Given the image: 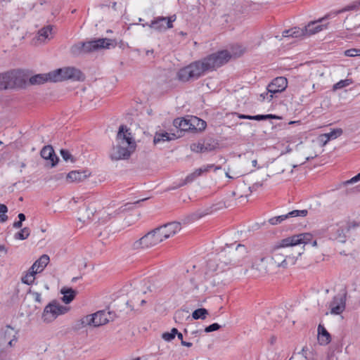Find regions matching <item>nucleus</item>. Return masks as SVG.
Returning a JSON list of instances; mask_svg holds the SVG:
<instances>
[{
	"label": "nucleus",
	"instance_id": "774afa93",
	"mask_svg": "<svg viewBox=\"0 0 360 360\" xmlns=\"http://www.w3.org/2000/svg\"><path fill=\"white\" fill-rule=\"evenodd\" d=\"M306 350H307V347H304L302 348V355H303L305 358H307V356H306Z\"/></svg>",
	"mask_w": 360,
	"mask_h": 360
},
{
	"label": "nucleus",
	"instance_id": "052dcab7",
	"mask_svg": "<svg viewBox=\"0 0 360 360\" xmlns=\"http://www.w3.org/2000/svg\"><path fill=\"white\" fill-rule=\"evenodd\" d=\"M181 345L187 347H191L193 345V344L191 342H186V341L181 342Z\"/></svg>",
	"mask_w": 360,
	"mask_h": 360
},
{
	"label": "nucleus",
	"instance_id": "cd10ccee",
	"mask_svg": "<svg viewBox=\"0 0 360 360\" xmlns=\"http://www.w3.org/2000/svg\"><path fill=\"white\" fill-rule=\"evenodd\" d=\"M332 231L333 232L330 233V238L335 240H338L340 243H345L346 240V236L345 234V230L343 228L340 226L333 227Z\"/></svg>",
	"mask_w": 360,
	"mask_h": 360
},
{
	"label": "nucleus",
	"instance_id": "2eb2a0df",
	"mask_svg": "<svg viewBox=\"0 0 360 360\" xmlns=\"http://www.w3.org/2000/svg\"><path fill=\"white\" fill-rule=\"evenodd\" d=\"M158 244L154 239L153 236L148 232L139 240L135 241L132 245V248L134 250H138L140 248H150Z\"/></svg>",
	"mask_w": 360,
	"mask_h": 360
},
{
	"label": "nucleus",
	"instance_id": "5fc2aeb1",
	"mask_svg": "<svg viewBox=\"0 0 360 360\" xmlns=\"http://www.w3.org/2000/svg\"><path fill=\"white\" fill-rule=\"evenodd\" d=\"M32 295H33L36 302H41V294L39 292H34L32 293Z\"/></svg>",
	"mask_w": 360,
	"mask_h": 360
},
{
	"label": "nucleus",
	"instance_id": "49530a36",
	"mask_svg": "<svg viewBox=\"0 0 360 360\" xmlns=\"http://www.w3.org/2000/svg\"><path fill=\"white\" fill-rule=\"evenodd\" d=\"M174 338L175 337L170 332H165L162 335V338L167 342L172 341Z\"/></svg>",
	"mask_w": 360,
	"mask_h": 360
},
{
	"label": "nucleus",
	"instance_id": "aec40b11",
	"mask_svg": "<svg viewBox=\"0 0 360 360\" xmlns=\"http://www.w3.org/2000/svg\"><path fill=\"white\" fill-rule=\"evenodd\" d=\"M41 156L45 159L50 160L52 167H54L58 161V158L56 155L52 146H44L41 151Z\"/></svg>",
	"mask_w": 360,
	"mask_h": 360
},
{
	"label": "nucleus",
	"instance_id": "8fccbe9b",
	"mask_svg": "<svg viewBox=\"0 0 360 360\" xmlns=\"http://www.w3.org/2000/svg\"><path fill=\"white\" fill-rule=\"evenodd\" d=\"M184 314H187L188 311L184 310L177 311L174 315L175 321H176L177 319H180L182 316H184Z\"/></svg>",
	"mask_w": 360,
	"mask_h": 360
},
{
	"label": "nucleus",
	"instance_id": "39448f33",
	"mask_svg": "<svg viewBox=\"0 0 360 360\" xmlns=\"http://www.w3.org/2000/svg\"><path fill=\"white\" fill-rule=\"evenodd\" d=\"M283 239L275 244L271 249V258L278 267L286 269L289 263L295 264V257L285 255V248L292 247L291 245H284Z\"/></svg>",
	"mask_w": 360,
	"mask_h": 360
},
{
	"label": "nucleus",
	"instance_id": "09e8293b",
	"mask_svg": "<svg viewBox=\"0 0 360 360\" xmlns=\"http://www.w3.org/2000/svg\"><path fill=\"white\" fill-rule=\"evenodd\" d=\"M203 148H204L203 153L212 151L214 148V147L211 143H204Z\"/></svg>",
	"mask_w": 360,
	"mask_h": 360
},
{
	"label": "nucleus",
	"instance_id": "0eeeda50",
	"mask_svg": "<svg viewBox=\"0 0 360 360\" xmlns=\"http://www.w3.org/2000/svg\"><path fill=\"white\" fill-rule=\"evenodd\" d=\"M69 309V307L61 305L56 301H53L45 307L42 319L45 322H51L58 316L66 314Z\"/></svg>",
	"mask_w": 360,
	"mask_h": 360
},
{
	"label": "nucleus",
	"instance_id": "864d4df0",
	"mask_svg": "<svg viewBox=\"0 0 360 360\" xmlns=\"http://www.w3.org/2000/svg\"><path fill=\"white\" fill-rule=\"evenodd\" d=\"M151 233V235L153 236V238L155 240L157 244H159L160 243H161V238H159V236H158V234L155 233V230L152 231L150 232Z\"/></svg>",
	"mask_w": 360,
	"mask_h": 360
},
{
	"label": "nucleus",
	"instance_id": "f704fd0d",
	"mask_svg": "<svg viewBox=\"0 0 360 360\" xmlns=\"http://www.w3.org/2000/svg\"><path fill=\"white\" fill-rule=\"evenodd\" d=\"M343 133V131L340 128L335 129L331 131L330 133L325 134L327 136L328 140L335 139L338 137L340 136Z\"/></svg>",
	"mask_w": 360,
	"mask_h": 360
},
{
	"label": "nucleus",
	"instance_id": "680f3d73",
	"mask_svg": "<svg viewBox=\"0 0 360 360\" xmlns=\"http://www.w3.org/2000/svg\"><path fill=\"white\" fill-rule=\"evenodd\" d=\"M18 217L19 218V221L22 222L25 220V215L22 213H20Z\"/></svg>",
	"mask_w": 360,
	"mask_h": 360
},
{
	"label": "nucleus",
	"instance_id": "37998d69",
	"mask_svg": "<svg viewBox=\"0 0 360 360\" xmlns=\"http://www.w3.org/2000/svg\"><path fill=\"white\" fill-rule=\"evenodd\" d=\"M345 55L348 57H354L360 56V49H350L345 51Z\"/></svg>",
	"mask_w": 360,
	"mask_h": 360
},
{
	"label": "nucleus",
	"instance_id": "f257e3e1",
	"mask_svg": "<svg viewBox=\"0 0 360 360\" xmlns=\"http://www.w3.org/2000/svg\"><path fill=\"white\" fill-rule=\"evenodd\" d=\"M231 58L228 51H220L209 55L200 60L195 61L180 69L177 72V79L183 82L195 80L205 72L213 71L226 63Z\"/></svg>",
	"mask_w": 360,
	"mask_h": 360
},
{
	"label": "nucleus",
	"instance_id": "4be33fe9",
	"mask_svg": "<svg viewBox=\"0 0 360 360\" xmlns=\"http://www.w3.org/2000/svg\"><path fill=\"white\" fill-rule=\"evenodd\" d=\"M192 117L189 120L183 117L174 119L173 125L181 131H193Z\"/></svg>",
	"mask_w": 360,
	"mask_h": 360
},
{
	"label": "nucleus",
	"instance_id": "de8ad7c7",
	"mask_svg": "<svg viewBox=\"0 0 360 360\" xmlns=\"http://www.w3.org/2000/svg\"><path fill=\"white\" fill-rule=\"evenodd\" d=\"M198 172H196V170H195L193 172H192L191 174H190L189 175H188L186 178V181L187 182H191L193 181V180H195L197 177L199 176V175H197Z\"/></svg>",
	"mask_w": 360,
	"mask_h": 360
},
{
	"label": "nucleus",
	"instance_id": "2f4dec72",
	"mask_svg": "<svg viewBox=\"0 0 360 360\" xmlns=\"http://www.w3.org/2000/svg\"><path fill=\"white\" fill-rule=\"evenodd\" d=\"M37 273H35L34 270L32 271L31 268H30L29 271L22 278V282L27 285L32 284L34 281V276Z\"/></svg>",
	"mask_w": 360,
	"mask_h": 360
},
{
	"label": "nucleus",
	"instance_id": "c03bdc74",
	"mask_svg": "<svg viewBox=\"0 0 360 360\" xmlns=\"http://www.w3.org/2000/svg\"><path fill=\"white\" fill-rule=\"evenodd\" d=\"M221 326L217 323H212L205 328V332L211 333L221 328Z\"/></svg>",
	"mask_w": 360,
	"mask_h": 360
},
{
	"label": "nucleus",
	"instance_id": "603ef678",
	"mask_svg": "<svg viewBox=\"0 0 360 360\" xmlns=\"http://www.w3.org/2000/svg\"><path fill=\"white\" fill-rule=\"evenodd\" d=\"M155 233L158 234V236H159V238H161V241L162 242L164 240H166L167 238H165V236L163 234H162V231L161 229H160V227L154 229Z\"/></svg>",
	"mask_w": 360,
	"mask_h": 360
},
{
	"label": "nucleus",
	"instance_id": "a211bd4d",
	"mask_svg": "<svg viewBox=\"0 0 360 360\" xmlns=\"http://www.w3.org/2000/svg\"><path fill=\"white\" fill-rule=\"evenodd\" d=\"M359 6H360V1L359 2H354L353 4L346 6L345 7H344L341 9L336 10V11H332L329 12L328 13L325 15L323 18H319V21L323 22L326 20L331 19L333 18H335L336 15H338L340 13H344L346 11H349L355 10Z\"/></svg>",
	"mask_w": 360,
	"mask_h": 360
},
{
	"label": "nucleus",
	"instance_id": "13d9d810",
	"mask_svg": "<svg viewBox=\"0 0 360 360\" xmlns=\"http://www.w3.org/2000/svg\"><path fill=\"white\" fill-rule=\"evenodd\" d=\"M13 226L15 229L21 228L22 226V222L20 221H15Z\"/></svg>",
	"mask_w": 360,
	"mask_h": 360
},
{
	"label": "nucleus",
	"instance_id": "423d86ee",
	"mask_svg": "<svg viewBox=\"0 0 360 360\" xmlns=\"http://www.w3.org/2000/svg\"><path fill=\"white\" fill-rule=\"evenodd\" d=\"M51 75L53 77V82H60L66 79L79 81L84 79L82 72L79 70L72 67L55 70L51 71Z\"/></svg>",
	"mask_w": 360,
	"mask_h": 360
},
{
	"label": "nucleus",
	"instance_id": "c9c22d12",
	"mask_svg": "<svg viewBox=\"0 0 360 360\" xmlns=\"http://www.w3.org/2000/svg\"><path fill=\"white\" fill-rule=\"evenodd\" d=\"M203 143L204 142L193 143L190 146V148L193 152L195 153H203Z\"/></svg>",
	"mask_w": 360,
	"mask_h": 360
},
{
	"label": "nucleus",
	"instance_id": "bf43d9fd",
	"mask_svg": "<svg viewBox=\"0 0 360 360\" xmlns=\"http://www.w3.org/2000/svg\"><path fill=\"white\" fill-rule=\"evenodd\" d=\"M238 117L240 119L252 120V115H245L238 114Z\"/></svg>",
	"mask_w": 360,
	"mask_h": 360
},
{
	"label": "nucleus",
	"instance_id": "4468645a",
	"mask_svg": "<svg viewBox=\"0 0 360 360\" xmlns=\"http://www.w3.org/2000/svg\"><path fill=\"white\" fill-rule=\"evenodd\" d=\"M307 213L308 211L307 210H292L286 214L271 217L269 219V222L271 225H277L281 224L284 220L288 219L289 217H306Z\"/></svg>",
	"mask_w": 360,
	"mask_h": 360
},
{
	"label": "nucleus",
	"instance_id": "1a4fd4ad",
	"mask_svg": "<svg viewBox=\"0 0 360 360\" xmlns=\"http://www.w3.org/2000/svg\"><path fill=\"white\" fill-rule=\"evenodd\" d=\"M17 334L18 331L8 325L2 328L0 330V347H12L13 343L17 341Z\"/></svg>",
	"mask_w": 360,
	"mask_h": 360
},
{
	"label": "nucleus",
	"instance_id": "393cba45",
	"mask_svg": "<svg viewBox=\"0 0 360 360\" xmlns=\"http://www.w3.org/2000/svg\"><path fill=\"white\" fill-rule=\"evenodd\" d=\"M177 138L175 134H169L166 131L156 132L154 139V144H158L162 142L174 140Z\"/></svg>",
	"mask_w": 360,
	"mask_h": 360
},
{
	"label": "nucleus",
	"instance_id": "a18cd8bd",
	"mask_svg": "<svg viewBox=\"0 0 360 360\" xmlns=\"http://www.w3.org/2000/svg\"><path fill=\"white\" fill-rule=\"evenodd\" d=\"M359 181H360V172L357 175H356L354 177H352V179H350L349 180L344 181L342 183V184L344 186H347L348 184H354V183H356Z\"/></svg>",
	"mask_w": 360,
	"mask_h": 360
},
{
	"label": "nucleus",
	"instance_id": "e433bc0d",
	"mask_svg": "<svg viewBox=\"0 0 360 360\" xmlns=\"http://www.w3.org/2000/svg\"><path fill=\"white\" fill-rule=\"evenodd\" d=\"M274 98V94H270L268 90L266 92L262 93L259 94L258 100L261 102L264 101H268L269 102L271 101Z\"/></svg>",
	"mask_w": 360,
	"mask_h": 360
},
{
	"label": "nucleus",
	"instance_id": "f03ea898",
	"mask_svg": "<svg viewBox=\"0 0 360 360\" xmlns=\"http://www.w3.org/2000/svg\"><path fill=\"white\" fill-rule=\"evenodd\" d=\"M116 145L110 153L112 160L129 159L136 149V142L132 138L129 129L124 125H121L116 137Z\"/></svg>",
	"mask_w": 360,
	"mask_h": 360
},
{
	"label": "nucleus",
	"instance_id": "ddd939ff",
	"mask_svg": "<svg viewBox=\"0 0 360 360\" xmlns=\"http://www.w3.org/2000/svg\"><path fill=\"white\" fill-rule=\"evenodd\" d=\"M288 86V80L284 77H278L274 79L266 87V90L274 95L285 90Z\"/></svg>",
	"mask_w": 360,
	"mask_h": 360
},
{
	"label": "nucleus",
	"instance_id": "7c9ffc66",
	"mask_svg": "<svg viewBox=\"0 0 360 360\" xmlns=\"http://www.w3.org/2000/svg\"><path fill=\"white\" fill-rule=\"evenodd\" d=\"M207 315H208V311L205 308H200L195 309L192 313V317L195 320L202 319L204 320L206 319Z\"/></svg>",
	"mask_w": 360,
	"mask_h": 360
},
{
	"label": "nucleus",
	"instance_id": "338daca9",
	"mask_svg": "<svg viewBox=\"0 0 360 360\" xmlns=\"http://www.w3.org/2000/svg\"><path fill=\"white\" fill-rule=\"evenodd\" d=\"M176 335L177 338L181 340V342L184 341L183 340V335L181 333L179 332Z\"/></svg>",
	"mask_w": 360,
	"mask_h": 360
},
{
	"label": "nucleus",
	"instance_id": "4c0bfd02",
	"mask_svg": "<svg viewBox=\"0 0 360 360\" xmlns=\"http://www.w3.org/2000/svg\"><path fill=\"white\" fill-rule=\"evenodd\" d=\"M60 155L65 161H66V162L70 161L71 162H75L74 158L72 157L71 153L68 150L61 149Z\"/></svg>",
	"mask_w": 360,
	"mask_h": 360
},
{
	"label": "nucleus",
	"instance_id": "b1692460",
	"mask_svg": "<svg viewBox=\"0 0 360 360\" xmlns=\"http://www.w3.org/2000/svg\"><path fill=\"white\" fill-rule=\"evenodd\" d=\"M89 174H86V172L82 171H72L69 172L67 175L66 179L68 182H80L83 181L86 179Z\"/></svg>",
	"mask_w": 360,
	"mask_h": 360
},
{
	"label": "nucleus",
	"instance_id": "a19ab883",
	"mask_svg": "<svg viewBox=\"0 0 360 360\" xmlns=\"http://www.w3.org/2000/svg\"><path fill=\"white\" fill-rule=\"evenodd\" d=\"M273 118H276V116L274 115H271V114L257 115L252 116V120H257V121L266 120L273 119Z\"/></svg>",
	"mask_w": 360,
	"mask_h": 360
},
{
	"label": "nucleus",
	"instance_id": "4d7b16f0",
	"mask_svg": "<svg viewBox=\"0 0 360 360\" xmlns=\"http://www.w3.org/2000/svg\"><path fill=\"white\" fill-rule=\"evenodd\" d=\"M291 32H292V31H291V29H290V30H285V31H283V34H282V36H283V37H291V36H290V33H291Z\"/></svg>",
	"mask_w": 360,
	"mask_h": 360
},
{
	"label": "nucleus",
	"instance_id": "6e6d98bb",
	"mask_svg": "<svg viewBox=\"0 0 360 360\" xmlns=\"http://www.w3.org/2000/svg\"><path fill=\"white\" fill-rule=\"evenodd\" d=\"M146 200V198H145V199L140 200H137L136 202H134V203H127L124 206H125V207H127V208H124V210H127V209H131L134 205L138 204L139 202H141V201H143V200Z\"/></svg>",
	"mask_w": 360,
	"mask_h": 360
},
{
	"label": "nucleus",
	"instance_id": "69168bd1",
	"mask_svg": "<svg viewBox=\"0 0 360 360\" xmlns=\"http://www.w3.org/2000/svg\"><path fill=\"white\" fill-rule=\"evenodd\" d=\"M170 333L172 334H173V335L175 337L177 335V333H179V331H178V330L176 328H173L171 330Z\"/></svg>",
	"mask_w": 360,
	"mask_h": 360
},
{
	"label": "nucleus",
	"instance_id": "3c124183",
	"mask_svg": "<svg viewBox=\"0 0 360 360\" xmlns=\"http://www.w3.org/2000/svg\"><path fill=\"white\" fill-rule=\"evenodd\" d=\"M319 139L320 141L323 143V146L326 145L328 143V142L330 141V140L327 139V136L325 134H321L319 136Z\"/></svg>",
	"mask_w": 360,
	"mask_h": 360
},
{
	"label": "nucleus",
	"instance_id": "6e6552de",
	"mask_svg": "<svg viewBox=\"0 0 360 360\" xmlns=\"http://www.w3.org/2000/svg\"><path fill=\"white\" fill-rule=\"evenodd\" d=\"M347 292L335 295L329 303L330 313L333 315L341 314L346 308Z\"/></svg>",
	"mask_w": 360,
	"mask_h": 360
},
{
	"label": "nucleus",
	"instance_id": "6ab92c4d",
	"mask_svg": "<svg viewBox=\"0 0 360 360\" xmlns=\"http://www.w3.org/2000/svg\"><path fill=\"white\" fill-rule=\"evenodd\" d=\"M53 26L51 25H46L38 31L36 40L39 43H44L46 40H50L53 37L54 33L53 32Z\"/></svg>",
	"mask_w": 360,
	"mask_h": 360
},
{
	"label": "nucleus",
	"instance_id": "c756f323",
	"mask_svg": "<svg viewBox=\"0 0 360 360\" xmlns=\"http://www.w3.org/2000/svg\"><path fill=\"white\" fill-rule=\"evenodd\" d=\"M192 122L193 130L202 131L204 130L207 126L206 122L197 117H193Z\"/></svg>",
	"mask_w": 360,
	"mask_h": 360
},
{
	"label": "nucleus",
	"instance_id": "e2e57ef3",
	"mask_svg": "<svg viewBox=\"0 0 360 360\" xmlns=\"http://www.w3.org/2000/svg\"><path fill=\"white\" fill-rule=\"evenodd\" d=\"M351 191L353 192V193L360 192V185L357 186H355L353 188H352Z\"/></svg>",
	"mask_w": 360,
	"mask_h": 360
},
{
	"label": "nucleus",
	"instance_id": "f8f14e48",
	"mask_svg": "<svg viewBox=\"0 0 360 360\" xmlns=\"http://www.w3.org/2000/svg\"><path fill=\"white\" fill-rule=\"evenodd\" d=\"M92 319L93 327H98L100 326L106 324L114 319L113 313L110 311H98L93 314H91Z\"/></svg>",
	"mask_w": 360,
	"mask_h": 360
},
{
	"label": "nucleus",
	"instance_id": "412c9836",
	"mask_svg": "<svg viewBox=\"0 0 360 360\" xmlns=\"http://www.w3.org/2000/svg\"><path fill=\"white\" fill-rule=\"evenodd\" d=\"M51 75V72L47 74H38L32 77L29 76L27 81H29V83L31 85H39L44 84L48 81L53 82V77Z\"/></svg>",
	"mask_w": 360,
	"mask_h": 360
},
{
	"label": "nucleus",
	"instance_id": "72a5a7b5",
	"mask_svg": "<svg viewBox=\"0 0 360 360\" xmlns=\"http://www.w3.org/2000/svg\"><path fill=\"white\" fill-rule=\"evenodd\" d=\"M291 31L290 36L292 38H299L307 36L304 27L302 29L300 27H293L291 29Z\"/></svg>",
	"mask_w": 360,
	"mask_h": 360
},
{
	"label": "nucleus",
	"instance_id": "ea45409f",
	"mask_svg": "<svg viewBox=\"0 0 360 360\" xmlns=\"http://www.w3.org/2000/svg\"><path fill=\"white\" fill-rule=\"evenodd\" d=\"M214 167V165L210 164V165H204L198 169H196L195 170L198 172L197 175H199V176H200L202 174L208 172Z\"/></svg>",
	"mask_w": 360,
	"mask_h": 360
},
{
	"label": "nucleus",
	"instance_id": "bb28decb",
	"mask_svg": "<svg viewBox=\"0 0 360 360\" xmlns=\"http://www.w3.org/2000/svg\"><path fill=\"white\" fill-rule=\"evenodd\" d=\"M318 334L321 345H328L330 342L331 338L330 333L325 327L321 324L318 326Z\"/></svg>",
	"mask_w": 360,
	"mask_h": 360
},
{
	"label": "nucleus",
	"instance_id": "7ed1b4c3",
	"mask_svg": "<svg viewBox=\"0 0 360 360\" xmlns=\"http://www.w3.org/2000/svg\"><path fill=\"white\" fill-rule=\"evenodd\" d=\"M29 78V71L13 69L0 73V89L25 88Z\"/></svg>",
	"mask_w": 360,
	"mask_h": 360
},
{
	"label": "nucleus",
	"instance_id": "dca6fc26",
	"mask_svg": "<svg viewBox=\"0 0 360 360\" xmlns=\"http://www.w3.org/2000/svg\"><path fill=\"white\" fill-rule=\"evenodd\" d=\"M181 224L175 221L160 226L162 234H163L167 239L174 236L181 230Z\"/></svg>",
	"mask_w": 360,
	"mask_h": 360
},
{
	"label": "nucleus",
	"instance_id": "5701e85b",
	"mask_svg": "<svg viewBox=\"0 0 360 360\" xmlns=\"http://www.w3.org/2000/svg\"><path fill=\"white\" fill-rule=\"evenodd\" d=\"M49 257L47 255H41L30 267L32 271L38 274L41 272L49 262Z\"/></svg>",
	"mask_w": 360,
	"mask_h": 360
},
{
	"label": "nucleus",
	"instance_id": "c85d7f7f",
	"mask_svg": "<svg viewBox=\"0 0 360 360\" xmlns=\"http://www.w3.org/2000/svg\"><path fill=\"white\" fill-rule=\"evenodd\" d=\"M61 293L63 295L62 300L65 304L70 303L76 295V291L72 288H63Z\"/></svg>",
	"mask_w": 360,
	"mask_h": 360
},
{
	"label": "nucleus",
	"instance_id": "0e129e2a",
	"mask_svg": "<svg viewBox=\"0 0 360 360\" xmlns=\"http://www.w3.org/2000/svg\"><path fill=\"white\" fill-rule=\"evenodd\" d=\"M260 186H262V184H260V183H256V184H254L252 186L251 188H252V189H254V190H256L257 188H259V187H260Z\"/></svg>",
	"mask_w": 360,
	"mask_h": 360
},
{
	"label": "nucleus",
	"instance_id": "473e14b6",
	"mask_svg": "<svg viewBox=\"0 0 360 360\" xmlns=\"http://www.w3.org/2000/svg\"><path fill=\"white\" fill-rule=\"evenodd\" d=\"M30 230L27 227L22 229L19 232L15 234V238L18 240H25L29 237Z\"/></svg>",
	"mask_w": 360,
	"mask_h": 360
},
{
	"label": "nucleus",
	"instance_id": "58836bf2",
	"mask_svg": "<svg viewBox=\"0 0 360 360\" xmlns=\"http://www.w3.org/2000/svg\"><path fill=\"white\" fill-rule=\"evenodd\" d=\"M8 212V208L4 204H0V222H5L8 219V216L6 213Z\"/></svg>",
	"mask_w": 360,
	"mask_h": 360
},
{
	"label": "nucleus",
	"instance_id": "9b49d317",
	"mask_svg": "<svg viewBox=\"0 0 360 360\" xmlns=\"http://www.w3.org/2000/svg\"><path fill=\"white\" fill-rule=\"evenodd\" d=\"M312 235L310 233H303L293 235L283 239V245L295 246L300 244H308L312 240Z\"/></svg>",
	"mask_w": 360,
	"mask_h": 360
},
{
	"label": "nucleus",
	"instance_id": "20e7f679",
	"mask_svg": "<svg viewBox=\"0 0 360 360\" xmlns=\"http://www.w3.org/2000/svg\"><path fill=\"white\" fill-rule=\"evenodd\" d=\"M115 40L108 38L97 39L86 42H80L72 47V52L75 54L86 53L96 51L102 49L115 47Z\"/></svg>",
	"mask_w": 360,
	"mask_h": 360
},
{
	"label": "nucleus",
	"instance_id": "9d476101",
	"mask_svg": "<svg viewBox=\"0 0 360 360\" xmlns=\"http://www.w3.org/2000/svg\"><path fill=\"white\" fill-rule=\"evenodd\" d=\"M176 20L174 15L170 17H157L150 24H143V27L148 26L158 32H163L173 27V22Z\"/></svg>",
	"mask_w": 360,
	"mask_h": 360
},
{
	"label": "nucleus",
	"instance_id": "79ce46f5",
	"mask_svg": "<svg viewBox=\"0 0 360 360\" xmlns=\"http://www.w3.org/2000/svg\"><path fill=\"white\" fill-rule=\"evenodd\" d=\"M350 84L349 79L340 80L333 85V90L342 89Z\"/></svg>",
	"mask_w": 360,
	"mask_h": 360
},
{
	"label": "nucleus",
	"instance_id": "f3484780",
	"mask_svg": "<svg viewBox=\"0 0 360 360\" xmlns=\"http://www.w3.org/2000/svg\"><path fill=\"white\" fill-rule=\"evenodd\" d=\"M323 22L319 21V19L314 21H311L307 25L304 27L307 36H310L316 34L327 28L328 24H320Z\"/></svg>",
	"mask_w": 360,
	"mask_h": 360
},
{
	"label": "nucleus",
	"instance_id": "a878e982",
	"mask_svg": "<svg viewBox=\"0 0 360 360\" xmlns=\"http://www.w3.org/2000/svg\"><path fill=\"white\" fill-rule=\"evenodd\" d=\"M92 323L91 314L86 315L77 320L72 326V328L75 330H79L86 326H93Z\"/></svg>",
	"mask_w": 360,
	"mask_h": 360
}]
</instances>
